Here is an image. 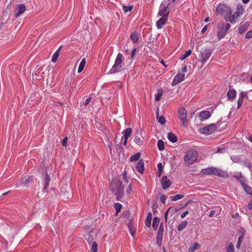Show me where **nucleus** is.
Segmentation results:
<instances>
[{
  "label": "nucleus",
  "mask_w": 252,
  "mask_h": 252,
  "mask_svg": "<svg viewBox=\"0 0 252 252\" xmlns=\"http://www.w3.org/2000/svg\"><path fill=\"white\" fill-rule=\"evenodd\" d=\"M110 188L118 200L124 196V187L122 185V182L119 180L116 179L112 181L110 184Z\"/></svg>",
  "instance_id": "f257e3e1"
},
{
  "label": "nucleus",
  "mask_w": 252,
  "mask_h": 252,
  "mask_svg": "<svg viewBox=\"0 0 252 252\" xmlns=\"http://www.w3.org/2000/svg\"><path fill=\"white\" fill-rule=\"evenodd\" d=\"M123 55L119 53L115 59L114 64L109 71V74H114L121 71L123 67Z\"/></svg>",
  "instance_id": "f03ea898"
},
{
  "label": "nucleus",
  "mask_w": 252,
  "mask_h": 252,
  "mask_svg": "<svg viewBox=\"0 0 252 252\" xmlns=\"http://www.w3.org/2000/svg\"><path fill=\"white\" fill-rule=\"evenodd\" d=\"M244 11L245 10L242 5H237L236 11L233 14H231L229 18H226V22H230L232 24L235 23L237 22V19L244 13Z\"/></svg>",
  "instance_id": "7ed1b4c3"
},
{
  "label": "nucleus",
  "mask_w": 252,
  "mask_h": 252,
  "mask_svg": "<svg viewBox=\"0 0 252 252\" xmlns=\"http://www.w3.org/2000/svg\"><path fill=\"white\" fill-rule=\"evenodd\" d=\"M216 12L218 14L224 16L225 20L226 18H229L232 13V10L230 7L225 4H219L216 8Z\"/></svg>",
  "instance_id": "20e7f679"
},
{
  "label": "nucleus",
  "mask_w": 252,
  "mask_h": 252,
  "mask_svg": "<svg viewBox=\"0 0 252 252\" xmlns=\"http://www.w3.org/2000/svg\"><path fill=\"white\" fill-rule=\"evenodd\" d=\"M201 173L205 175H217L220 177L224 176L225 172L222 170L214 167H210L202 169Z\"/></svg>",
  "instance_id": "39448f33"
},
{
  "label": "nucleus",
  "mask_w": 252,
  "mask_h": 252,
  "mask_svg": "<svg viewBox=\"0 0 252 252\" xmlns=\"http://www.w3.org/2000/svg\"><path fill=\"white\" fill-rule=\"evenodd\" d=\"M229 24L224 22L220 23L218 25V31L217 33V37L220 40L223 38L227 34L228 30L230 28Z\"/></svg>",
  "instance_id": "423d86ee"
},
{
  "label": "nucleus",
  "mask_w": 252,
  "mask_h": 252,
  "mask_svg": "<svg viewBox=\"0 0 252 252\" xmlns=\"http://www.w3.org/2000/svg\"><path fill=\"white\" fill-rule=\"evenodd\" d=\"M197 157L198 153L196 150H190L187 152L184 160L187 165H191L197 160Z\"/></svg>",
  "instance_id": "0eeeda50"
},
{
  "label": "nucleus",
  "mask_w": 252,
  "mask_h": 252,
  "mask_svg": "<svg viewBox=\"0 0 252 252\" xmlns=\"http://www.w3.org/2000/svg\"><path fill=\"white\" fill-rule=\"evenodd\" d=\"M212 52V50L209 48L203 49L200 51V54L198 56V61L202 63V67L210 57Z\"/></svg>",
  "instance_id": "6e6552de"
},
{
  "label": "nucleus",
  "mask_w": 252,
  "mask_h": 252,
  "mask_svg": "<svg viewBox=\"0 0 252 252\" xmlns=\"http://www.w3.org/2000/svg\"><path fill=\"white\" fill-rule=\"evenodd\" d=\"M170 9L168 8L165 1H162L159 6L157 16L168 17Z\"/></svg>",
  "instance_id": "1a4fd4ad"
},
{
  "label": "nucleus",
  "mask_w": 252,
  "mask_h": 252,
  "mask_svg": "<svg viewBox=\"0 0 252 252\" xmlns=\"http://www.w3.org/2000/svg\"><path fill=\"white\" fill-rule=\"evenodd\" d=\"M218 126L215 124H211L204 128L199 129V132L205 135H209L214 132L217 129Z\"/></svg>",
  "instance_id": "9d476101"
},
{
  "label": "nucleus",
  "mask_w": 252,
  "mask_h": 252,
  "mask_svg": "<svg viewBox=\"0 0 252 252\" xmlns=\"http://www.w3.org/2000/svg\"><path fill=\"white\" fill-rule=\"evenodd\" d=\"M178 114L179 117L181 121H182L183 126H186L188 122L187 119V110L184 107L180 108L178 110Z\"/></svg>",
  "instance_id": "9b49d317"
},
{
  "label": "nucleus",
  "mask_w": 252,
  "mask_h": 252,
  "mask_svg": "<svg viewBox=\"0 0 252 252\" xmlns=\"http://www.w3.org/2000/svg\"><path fill=\"white\" fill-rule=\"evenodd\" d=\"M184 79L185 74L184 73L178 72L176 75L174 77L172 82L171 85L172 86H175L184 81Z\"/></svg>",
  "instance_id": "f8f14e48"
},
{
  "label": "nucleus",
  "mask_w": 252,
  "mask_h": 252,
  "mask_svg": "<svg viewBox=\"0 0 252 252\" xmlns=\"http://www.w3.org/2000/svg\"><path fill=\"white\" fill-rule=\"evenodd\" d=\"M144 131L142 129L137 130L135 133L134 141L138 145H141L143 144V140L142 138L143 137V134Z\"/></svg>",
  "instance_id": "ddd939ff"
},
{
  "label": "nucleus",
  "mask_w": 252,
  "mask_h": 252,
  "mask_svg": "<svg viewBox=\"0 0 252 252\" xmlns=\"http://www.w3.org/2000/svg\"><path fill=\"white\" fill-rule=\"evenodd\" d=\"M236 94L237 93L235 90L234 88L230 87L226 94L228 100L231 101H233L235 98Z\"/></svg>",
  "instance_id": "4468645a"
},
{
  "label": "nucleus",
  "mask_w": 252,
  "mask_h": 252,
  "mask_svg": "<svg viewBox=\"0 0 252 252\" xmlns=\"http://www.w3.org/2000/svg\"><path fill=\"white\" fill-rule=\"evenodd\" d=\"M245 97H248L247 93L244 91H241L239 94V98L237 100V109H239L241 107L243 101V99Z\"/></svg>",
  "instance_id": "2eb2a0df"
},
{
  "label": "nucleus",
  "mask_w": 252,
  "mask_h": 252,
  "mask_svg": "<svg viewBox=\"0 0 252 252\" xmlns=\"http://www.w3.org/2000/svg\"><path fill=\"white\" fill-rule=\"evenodd\" d=\"M161 184L163 189H168L171 185V181L168 179L166 176H164L161 178Z\"/></svg>",
  "instance_id": "dca6fc26"
},
{
  "label": "nucleus",
  "mask_w": 252,
  "mask_h": 252,
  "mask_svg": "<svg viewBox=\"0 0 252 252\" xmlns=\"http://www.w3.org/2000/svg\"><path fill=\"white\" fill-rule=\"evenodd\" d=\"M26 7L24 4H21L18 5L16 9V13H15V17L17 18L18 17L20 16L21 15L24 13V12L26 11Z\"/></svg>",
  "instance_id": "f3484780"
},
{
  "label": "nucleus",
  "mask_w": 252,
  "mask_h": 252,
  "mask_svg": "<svg viewBox=\"0 0 252 252\" xmlns=\"http://www.w3.org/2000/svg\"><path fill=\"white\" fill-rule=\"evenodd\" d=\"M168 17H160L159 19L156 23V26L158 29H161L164 26L167 21Z\"/></svg>",
  "instance_id": "a211bd4d"
},
{
  "label": "nucleus",
  "mask_w": 252,
  "mask_h": 252,
  "mask_svg": "<svg viewBox=\"0 0 252 252\" xmlns=\"http://www.w3.org/2000/svg\"><path fill=\"white\" fill-rule=\"evenodd\" d=\"M211 116V113L209 111H203L199 113V118L200 121L202 122Z\"/></svg>",
  "instance_id": "6ab92c4d"
},
{
  "label": "nucleus",
  "mask_w": 252,
  "mask_h": 252,
  "mask_svg": "<svg viewBox=\"0 0 252 252\" xmlns=\"http://www.w3.org/2000/svg\"><path fill=\"white\" fill-rule=\"evenodd\" d=\"M250 24L248 22H246L244 24H241L238 28V32L239 34H242L245 32L249 28Z\"/></svg>",
  "instance_id": "aec40b11"
},
{
  "label": "nucleus",
  "mask_w": 252,
  "mask_h": 252,
  "mask_svg": "<svg viewBox=\"0 0 252 252\" xmlns=\"http://www.w3.org/2000/svg\"><path fill=\"white\" fill-rule=\"evenodd\" d=\"M123 133L124 134V141L123 144L124 145H126L127 143V139L131 134L132 129L131 128H127L124 131Z\"/></svg>",
  "instance_id": "412c9836"
},
{
  "label": "nucleus",
  "mask_w": 252,
  "mask_h": 252,
  "mask_svg": "<svg viewBox=\"0 0 252 252\" xmlns=\"http://www.w3.org/2000/svg\"><path fill=\"white\" fill-rule=\"evenodd\" d=\"M136 170L140 173H143L144 169V164L143 160L140 159L136 165Z\"/></svg>",
  "instance_id": "4be33fe9"
},
{
  "label": "nucleus",
  "mask_w": 252,
  "mask_h": 252,
  "mask_svg": "<svg viewBox=\"0 0 252 252\" xmlns=\"http://www.w3.org/2000/svg\"><path fill=\"white\" fill-rule=\"evenodd\" d=\"M32 180V178L31 177H29L25 179H22L20 182L18 183L16 185V187H18L22 184H24L25 186L27 185Z\"/></svg>",
  "instance_id": "5701e85b"
},
{
  "label": "nucleus",
  "mask_w": 252,
  "mask_h": 252,
  "mask_svg": "<svg viewBox=\"0 0 252 252\" xmlns=\"http://www.w3.org/2000/svg\"><path fill=\"white\" fill-rule=\"evenodd\" d=\"M50 181V175L48 173H46L44 176V189L45 190L49 186Z\"/></svg>",
  "instance_id": "b1692460"
},
{
  "label": "nucleus",
  "mask_w": 252,
  "mask_h": 252,
  "mask_svg": "<svg viewBox=\"0 0 252 252\" xmlns=\"http://www.w3.org/2000/svg\"><path fill=\"white\" fill-rule=\"evenodd\" d=\"M242 186L245 192L247 194H250L252 196V188L250 186L243 182L242 183Z\"/></svg>",
  "instance_id": "393cba45"
},
{
  "label": "nucleus",
  "mask_w": 252,
  "mask_h": 252,
  "mask_svg": "<svg viewBox=\"0 0 252 252\" xmlns=\"http://www.w3.org/2000/svg\"><path fill=\"white\" fill-rule=\"evenodd\" d=\"M152 219V215L151 212H149L147 216L145 221V224L147 227H150L151 224V221Z\"/></svg>",
  "instance_id": "a878e982"
},
{
  "label": "nucleus",
  "mask_w": 252,
  "mask_h": 252,
  "mask_svg": "<svg viewBox=\"0 0 252 252\" xmlns=\"http://www.w3.org/2000/svg\"><path fill=\"white\" fill-rule=\"evenodd\" d=\"M163 1L166 2L168 8H174L176 5V0H164Z\"/></svg>",
  "instance_id": "bb28decb"
},
{
  "label": "nucleus",
  "mask_w": 252,
  "mask_h": 252,
  "mask_svg": "<svg viewBox=\"0 0 252 252\" xmlns=\"http://www.w3.org/2000/svg\"><path fill=\"white\" fill-rule=\"evenodd\" d=\"M61 48H62V46H60L58 48V49L53 55V56L52 57V62L55 63L57 62V61L58 59L59 56L60 51Z\"/></svg>",
  "instance_id": "cd10ccee"
},
{
  "label": "nucleus",
  "mask_w": 252,
  "mask_h": 252,
  "mask_svg": "<svg viewBox=\"0 0 252 252\" xmlns=\"http://www.w3.org/2000/svg\"><path fill=\"white\" fill-rule=\"evenodd\" d=\"M167 137L168 140L172 143H175L177 141V136L172 132L168 133Z\"/></svg>",
  "instance_id": "c85d7f7f"
},
{
  "label": "nucleus",
  "mask_w": 252,
  "mask_h": 252,
  "mask_svg": "<svg viewBox=\"0 0 252 252\" xmlns=\"http://www.w3.org/2000/svg\"><path fill=\"white\" fill-rule=\"evenodd\" d=\"M230 158L233 162L235 163H239L241 161V157L240 156L231 155Z\"/></svg>",
  "instance_id": "c756f323"
},
{
  "label": "nucleus",
  "mask_w": 252,
  "mask_h": 252,
  "mask_svg": "<svg viewBox=\"0 0 252 252\" xmlns=\"http://www.w3.org/2000/svg\"><path fill=\"white\" fill-rule=\"evenodd\" d=\"M130 38L133 43H136L138 40V34L137 32L131 33Z\"/></svg>",
  "instance_id": "7c9ffc66"
},
{
  "label": "nucleus",
  "mask_w": 252,
  "mask_h": 252,
  "mask_svg": "<svg viewBox=\"0 0 252 252\" xmlns=\"http://www.w3.org/2000/svg\"><path fill=\"white\" fill-rule=\"evenodd\" d=\"M85 239L87 241L88 244L91 245L93 242V236L89 233H87L84 235Z\"/></svg>",
  "instance_id": "2f4dec72"
},
{
  "label": "nucleus",
  "mask_w": 252,
  "mask_h": 252,
  "mask_svg": "<svg viewBox=\"0 0 252 252\" xmlns=\"http://www.w3.org/2000/svg\"><path fill=\"white\" fill-rule=\"evenodd\" d=\"M85 64H86V60L85 58H84L81 60V61L79 64V67L78 69V73H81L83 69H84V68L85 67Z\"/></svg>",
  "instance_id": "473e14b6"
},
{
  "label": "nucleus",
  "mask_w": 252,
  "mask_h": 252,
  "mask_svg": "<svg viewBox=\"0 0 252 252\" xmlns=\"http://www.w3.org/2000/svg\"><path fill=\"white\" fill-rule=\"evenodd\" d=\"M157 119L158 120V123H159L161 125H164L166 123L165 119L163 116H159L158 110L157 113Z\"/></svg>",
  "instance_id": "72a5a7b5"
},
{
  "label": "nucleus",
  "mask_w": 252,
  "mask_h": 252,
  "mask_svg": "<svg viewBox=\"0 0 252 252\" xmlns=\"http://www.w3.org/2000/svg\"><path fill=\"white\" fill-rule=\"evenodd\" d=\"M184 195H182V194H176L174 196H171L169 197V199L172 201H177L178 200H179V199H182L183 197H184Z\"/></svg>",
  "instance_id": "f704fd0d"
},
{
  "label": "nucleus",
  "mask_w": 252,
  "mask_h": 252,
  "mask_svg": "<svg viewBox=\"0 0 252 252\" xmlns=\"http://www.w3.org/2000/svg\"><path fill=\"white\" fill-rule=\"evenodd\" d=\"M163 233V224H161L158 229L157 238H158L159 239L160 238H162Z\"/></svg>",
  "instance_id": "c9c22d12"
},
{
  "label": "nucleus",
  "mask_w": 252,
  "mask_h": 252,
  "mask_svg": "<svg viewBox=\"0 0 252 252\" xmlns=\"http://www.w3.org/2000/svg\"><path fill=\"white\" fill-rule=\"evenodd\" d=\"M199 247V244L198 243H193L192 246L189 249L188 252H194V251L197 250Z\"/></svg>",
  "instance_id": "e433bc0d"
},
{
  "label": "nucleus",
  "mask_w": 252,
  "mask_h": 252,
  "mask_svg": "<svg viewBox=\"0 0 252 252\" xmlns=\"http://www.w3.org/2000/svg\"><path fill=\"white\" fill-rule=\"evenodd\" d=\"M159 221V220L158 217H155L154 218L153 220L152 226L155 229H157Z\"/></svg>",
  "instance_id": "4c0bfd02"
},
{
  "label": "nucleus",
  "mask_w": 252,
  "mask_h": 252,
  "mask_svg": "<svg viewBox=\"0 0 252 252\" xmlns=\"http://www.w3.org/2000/svg\"><path fill=\"white\" fill-rule=\"evenodd\" d=\"M140 157V153H137L135 154L132 155L130 158V161H135L137 160Z\"/></svg>",
  "instance_id": "58836bf2"
},
{
  "label": "nucleus",
  "mask_w": 252,
  "mask_h": 252,
  "mask_svg": "<svg viewBox=\"0 0 252 252\" xmlns=\"http://www.w3.org/2000/svg\"><path fill=\"white\" fill-rule=\"evenodd\" d=\"M191 53L190 50H187L183 54L180 58V60L181 61L184 60L186 58L189 57Z\"/></svg>",
  "instance_id": "ea45409f"
},
{
  "label": "nucleus",
  "mask_w": 252,
  "mask_h": 252,
  "mask_svg": "<svg viewBox=\"0 0 252 252\" xmlns=\"http://www.w3.org/2000/svg\"><path fill=\"white\" fill-rule=\"evenodd\" d=\"M162 93H163V91H162V89H159L158 91V93L155 97V99L156 101H158L160 99V98L162 95Z\"/></svg>",
  "instance_id": "a19ab883"
},
{
  "label": "nucleus",
  "mask_w": 252,
  "mask_h": 252,
  "mask_svg": "<svg viewBox=\"0 0 252 252\" xmlns=\"http://www.w3.org/2000/svg\"><path fill=\"white\" fill-rule=\"evenodd\" d=\"M188 222L187 221H184L182 222L177 227L178 230L179 231H182L183 229L185 228Z\"/></svg>",
  "instance_id": "79ce46f5"
},
{
  "label": "nucleus",
  "mask_w": 252,
  "mask_h": 252,
  "mask_svg": "<svg viewBox=\"0 0 252 252\" xmlns=\"http://www.w3.org/2000/svg\"><path fill=\"white\" fill-rule=\"evenodd\" d=\"M158 147L159 151H161L163 150L164 148V143L161 140H159L158 141Z\"/></svg>",
  "instance_id": "37998d69"
},
{
  "label": "nucleus",
  "mask_w": 252,
  "mask_h": 252,
  "mask_svg": "<svg viewBox=\"0 0 252 252\" xmlns=\"http://www.w3.org/2000/svg\"><path fill=\"white\" fill-rule=\"evenodd\" d=\"M90 246H91V252H97V244L96 242H93Z\"/></svg>",
  "instance_id": "c03bdc74"
},
{
  "label": "nucleus",
  "mask_w": 252,
  "mask_h": 252,
  "mask_svg": "<svg viewBox=\"0 0 252 252\" xmlns=\"http://www.w3.org/2000/svg\"><path fill=\"white\" fill-rule=\"evenodd\" d=\"M132 8H133L132 6H126V5L123 6V9L125 13L130 12L132 10Z\"/></svg>",
  "instance_id": "a18cd8bd"
},
{
  "label": "nucleus",
  "mask_w": 252,
  "mask_h": 252,
  "mask_svg": "<svg viewBox=\"0 0 252 252\" xmlns=\"http://www.w3.org/2000/svg\"><path fill=\"white\" fill-rule=\"evenodd\" d=\"M158 169V177H160L162 172V165L161 163H158L157 165Z\"/></svg>",
  "instance_id": "49530a36"
},
{
  "label": "nucleus",
  "mask_w": 252,
  "mask_h": 252,
  "mask_svg": "<svg viewBox=\"0 0 252 252\" xmlns=\"http://www.w3.org/2000/svg\"><path fill=\"white\" fill-rule=\"evenodd\" d=\"M115 208L117 213H118L122 208V205L120 203H116L115 204Z\"/></svg>",
  "instance_id": "de8ad7c7"
},
{
  "label": "nucleus",
  "mask_w": 252,
  "mask_h": 252,
  "mask_svg": "<svg viewBox=\"0 0 252 252\" xmlns=\"http://www.w3.org/2000/svg\"><path fill=\"white\" fill-rule=\"evenodd\" d=\"M226 251L227 252H234V246L232 244L230 243L226 248Z\"/></svg>",
  "instance_id": "09e8293b"
},
{
  "label": "nucleus",
  "mask_w": 252,
  "mask_h": 252,
  "mask_svg": "<svg viewBox=\"0 0 252 252\" xmlns=\"http://www.w3.org/2000/svg\"><path fill=\"white\" fill-rule=\"evenodd\" d=\"M243 165L248 167L250 170H251V165L247 160H245L243 161Z\"/></svg>",
  "instance_id": "8fccbe9b"
},
{
  "label": "nucleus",
  "mask_w": 252,
  "mask_h": 252,
  "mask_svg": "<svg viewBox=\"0 0 252 252\" xmlns=\"http://www.w3.org/2000/svg\"><path fill=\"white\" fill-rule=\"evenodd\" d=\"M166 198H167V197L166 195H162L160 197V201L162 203H163V204H165V201H166Z\"/></svg>",
  "instance_id": "3c124183"
},
{
  "label": "nucleus",
  "mask_w": 252,
  "mask_h": 252,
  "mask_svg": "<svg viewBox=\"0 0 252 252\" xmlns=\"http://www.w3.org/2000/svg\"><path fill=\"white\" fill-rule=\"evenodd\" d=\"M252 37V30H251V31H249V32H248L246 33V35H245V38H246L249 39V38H251Z\"/></svg>",
  "instance_id": "603ef678"
},
{
  "label": "nucleus",
  "mask_w": 252,
  "mask_h": 252,
  "mask_svg": "<svg viewBox=\"0 0 252 252\" xmlns=\"http://www.w3.org/2000/svg\"><path fill=\"white\" fill-rule=\"evenodd\" d=\"M136 50H137V49L136 48H134L133 49V50H132V51L131 52V59H133L134 57Z\"/></svg>",
  "instance_id": "864d4df0"
},
{
  "label": "nucleus",
  "mask_w": 252,
  "mask_h": 252,
  "mask_svg": "<svg viewBox=\"0 0 252 252\" xmlns=\"http://www.w3.org/2000/svg\"><path fill=\"white\" fill-rule=\"evenodd\" d=\"M132 190V186L131 184H129L127 189H126V192L127 194H129Z\"/></svg>",
  "instance_id": "5fc2aeb1"
},
{
  "label": "nucleus",
  "mask_w": 252,
  "mask_h": 252,
  "mask_svg": "<svg viewBox=\"0 0 252 252\" xmlns=\"http://www.w3.org/2000/svg\"><path fill=\"white\" fill-rule=\"evenodd\" d=\"M189 214V212L188 211H186L182 213L181 214V218L183 219L184 218L186 215H187Z\"/></svg>",
  "instance_id": "6e6d98bb"
},
{
  "label": "nucleus",
  "mask_w": 252,
  "mask_h": 252,
  "mask_svg": "<svg viewBox=\"0 0 252 252\" xmlns=\"http://www.w3.org/2000/svg\"><path fill=\"white\" fill-rule=\"evenodd\" d=\"M123 178L126 181V182H127L128 180L127 177V175L126 172H125L123 174Z\"/></svg>",
  "instance_id": "4d7b16f0"
},
{
  "label": "nucleus",
  "mask_w": 252,
  "mask_h": 252,
  "mask_svg": "<svg viewBox=\"0 0 252 252\" xmlns=\"http://www.w3.org/2000/svg\"><path fill=\"white\" fill-rule=\"evenodd\" d=\"M67 141V137H66L63 139V140L62 141V144L63 146L65 145V144L66 143Z\"/></svg>",
  "instance_id": "13d9d810"
},
{
  "label": "nucleus",
  "mask_w": 252,
  "mask_h": 252,
  "mask_svg": "<svg viewBox=\"0 0 252 252\" xmlns=\"http://www.w3.org/2000/svg\"><path fill=\"white\" fill-rule=\"evenodd\" d=\"M207 27H208V26H207V25H206V26H205L203 28V29H202V31H201V32H202V33H205V32H206V31H207Z\"/></svg>",
  "instance_id": "bf43d9fd"
},
{
  "label": "nucleus",
  "mask_w": 252,
  "mask_h": 252,
  "mask_svg": "<svg viewBox=\"0 0 252 252\" xmlns=\"http://www.w3.org/2000/svg\"><path fill=\"white\" fill-rule=\"evenodd\" d=\"M224 150V149L218 148L217 149V152L219 153H222Z\"/></svg>",
  "instance_id": "052dcab7"
},
{
  "label": "nucleus",
  "mask_w": 252,
  "mask_h": 252,
  "mask_svg": "<svg viewBox=\"0 0 252 252\" xmlns=\"http://www.w3.org/2000/svg\"><path fill=\"white\" fill-rule=\"evenodd\" d=\"M162 239V238H160L159 239L158 238H157V244L158 245H161Z\"/></svg>",
  "instance_id": "680f3d73"
},
{
  "label": "nucleus",
  "mask_w": 252,
  "mask_h": 252,
  "mask_svg": "<svg viewBox=\"0 0 252 252\" xmlns=\"http://www.w3.org/2000/svg\"><path fill=\"white\" fill-rule=\"evenodd\" d=\"M182 71L183 72H187V71H188V69H187V66L186 65H184V66L182 67Z\"/></svg>",
  "instance_id": "e2e57ef3"
},
{
  "label": "nucleus",
  "mask_w": 252,
  "mask_h": 252,
  "mask_svg": "<svg viewBox=\"0 0 252 252\" xmlns=\"http://www.w3.org/2000/svg\"><path fill=\"white\" fill-rule=\"evenodd\" d=\"M169 210V209H168L167 211H166L164 214V219H165V220H166L167 219V216H168Z\"/></svg>",
  "instance_id": "0e129e2a"
},
{
  "label": "nucleus",
  "mask_w": 252,
  "mask_h": 252,
  "mask_svg": "<svg viewBox=\"0 0 252 252\" xmlns=\"http://www.w3.org/2000/svg\"><path fill=\"white\" fill-rule=\"evenodd\" d=\"M91 100V98H87L85 102V105H87L90 103Z\"/></svg>",
  "instance_id": "69168bd1"
},
{
  "label": "nucleus",
  "mask_w": 252,
  "mask_h": 252,
  "mask_svg": "<svg viewBox=\"0 0 252 252\" xmlns=\"http://www.w3.org/2000/svg\"><path fill=\"white\" fill-rule=\"evenodd\" d=\"M243 239V236H240L238 238V242L241 243V242L242 241Z\"/></svg>",
  "instance_id": "338daca9"
},
{
  "label": "nucleus",
  "mask_w": 252,
  "mask_h": 252,
  "mask_svg": "<svg viewBox=\"0 0 252 252\" xmlns=\"http://www.w3.org/2000/svg\"><path fill=\"white\" fill-rule=\"evenodd\" d=\"M239 217V214L238 213H236L235 215H234V216H233V218L235 219H237Z\"/></svg>",
  "instance_id": "774afa93"
}]
</instances>
